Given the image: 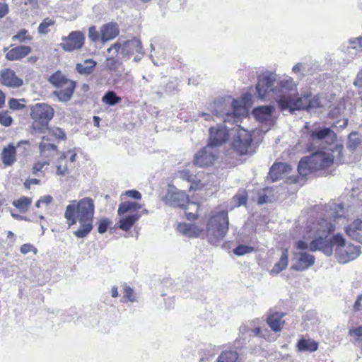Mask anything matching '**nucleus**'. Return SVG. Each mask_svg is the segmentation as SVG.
Returning a JSON list of instances; mask_svg holds the SVG:
<instances>
[{
  "label": "nucleus",
  "instance_id": "1",
  "mask_svg": "<svg viewBox=\"0 0 362 362\" xmlns=\"http://www.w3.org/2000/svg\"><path fill=\"white\" fill-rule=\"evenodd\" d=\"M211 110L216 117L223 119V124L210 127L209 145L213 147L221 146L228 140L229 135H233V148L240 155L246 154L250 147L252 137L247 130L238 124L240 115L245 109L239 107L236 100L230 103L221 98L214 100Z\"/></svg>",
  "mask_w": 362,
  "mask_h": 362
},
{
  "label": "nucleus",
  "instance_id": "2",
  "mask_svg": "<svg viewBox=\"0 0 362 362\" xmlns=\"http://www.w3.org/2000/svg\"><path fill=\"white\" fill-rule=\"evenodd\" d=\"M256 90L260 99L272 93L282 111L288 110L292 113L296 110H311L320 106L318 96L310 93L296 97V84L289 76L276 80V76L272 74L264 76L259 79Z\"/></svg>",
  "mask_w": 362,
  "mask_h": 362
},
{
  "label": "nucleus",
  "instance_id": "3",
  "mask_svg": "<svg viewBox=\"0 0 362 362\" xmlns=\"http://www.w3.org/2000/svg\"><path fill=\"white\" fill-rule=\"evenodd\" d=\"M310 156L300 159L298 165V173L302 176L308 175L310 172L329 167L332 163H342L343 146H335L334 151L315 150Z\"/></svg>",
  "mask_w": 362,
  "mask_h": 362
},
{
  "label": "nucleus",
  "instance_id": "4",
  "mask_svg": "<svg viewBox=\"0 0 362 362\" xmlns=\"http://www.w3.org/2000/svg\"><path fill=\"white\" fill-rule=\"evenodd\" d=\"M306 144L308 151L315 150L334 151L335 146H342L336 142L337 135L329 127H317L309 132Z\"/></svg>",
  "mask_w": 362,
  "mask_h": 362
},
{
  "label": "nucleus",
  "instance_id": "5",
  "mask_svg": "<svg viewBox=\"0 0 362 362\" xmlns=\"http://www.w3.org/2000/svg\"><path fill=\"white\" fill-rule=\"evenodd\" d=\"M335 229V225L332 221L322 219L318 223L315 232V238L309 244V250L315 252L322 251L327 256H330L333 252L332 237L328 236Z\"/></svg>",
  "mask_w": 362,
  "mask_h": 362
},
{
  "label": "nucleus",
  "instance_id": "6",
  "mask_svg": "<svg viewBox=\"0 0 362 362\" xmlns=\"http://www.w3.org/2000/svg\"><path fill=\"white\" fill-rule=\"evenodd\" d=\"M95 204L91 198L86 197L78 202L73 200L66 206L64 217L69 226L76 223L77 219H93Z\"/></svg>",
  "mask_w": 362,
  "mask_h": 362
},
{
  "label": "nucleus",
  "instance_id": "7",
  "mask_svg": "<svg viewBox=\"0 0 362 362\" xmlns=\"http://www.w3.org/2000/svg\"><path fill=\"white\" fill-rule=\"evenodd\" d=\"M228 211L222 210L213 215L208 221L206 237L210 244L216 245L226 236L228 230Z\"/></svg>",
  "mask_w": 362,
  "mask_h": 362
},
{
  "label": "nucleus",
  "instance_id": "8",
  "mask_svg": "<svg viewBox=\"0 0 362 362\" xmlns=\"http://www.w3.org/2000/svg\"><path fill=\"white\" fill-rule=\"evenodd\" d=\"M332 242L335 245V255L338 262L341 264L348 263L356 259L361 254L360 247L347 243L340 233L332 236Z\"/></svg>",
  "mask_w": 362,
  "mask_h": 362
},
{
  "label": "nucleus",
  "instance_id": "9",
  "mask_svg": "<svg viewBox=\"0 0 362 362\" xmlns=\"http://www.w3.org/2000/svg\"><path fill=\"white\" fill-rule=\"evenodd\" d=\"M30 116L35 121L33 128L38 129V124L43 127L48 124L54 116V110L47 104L37 103L32 107Z\"/></svg>",
  "mask_w": 362,
  "mask_h": 362
},
{
  "label": "nucleus",
  "instance_id": "10",
  "mask_svg": "<svg viewBox=\"0 0 362 362\" xmlns=\"http://www.w3.org/2000/svg\"><path fill=\"white\" fill-rule=\"evenodd\" d=\"M119 49H121V54L128 58L135 53L141 54V55L144 54L141 42L136 37L125 41L122 45L119 42H116L109 47L107 52L110 53L112 51H114V54L117 55Z\"/></svg>",
  "mask_w": 362,
  "mask_h": 362
},
{
  "label": "nucleus",
  "instance_id": "11",
  "mask_svg": "<svg viewBox=\"0 0 362 362\" xmlns=\"http://www.w3.org/2000/svg\"><path fill=\"white\" fill-rule=\"evenodd\" d=\"M164 200L170 206L185 208L189 198L185 192L180 191L175 186L169 185Z\"/></svg>",
  "mask_w": 362,
  "mask_h": 362
},
{
  "label": "nucleus",
  "instance_id": "12",
  "mask_svg": "<svg viewBox=\"0 0 362 362\" xmlns=\"http://www.w3.org/2000/svg\"><path fill=\"white\" fill-rule=\"evenodd\" d=\"M84 35L80 31H72L66 37H62L60 47L66 52L81 49L84 44Z\"/></svg>",
  "mask_w": 362,
  "mask_h": 362
},
{
  "label": "nucleus",
  "instance_id": "13",
  "mask_svg": "<svg viewBox=\"0 0 362 362\" xmlns=\"http://www.w3.org/2000/svg\"><path fill=\"white\" fill-rule=\"evenodd\" d=\"M216 158V151L209 144L195 154L194 164L199 167L209 166L213 164Z\"/></svg>",
  "mask_w": 362,
  "mask_h": 362
},
{
  "label": "nucleus",
  "instance_id": "14",
  "mask_svg": "<svg viewBox=\"0 0 362 362\" xmlns=\"http://www.w3.org/2000/svg\"><path fill=\"white\" fill-rule=\"evenodd\" d=\"M296 262L291 269L298 272L305 271L315 264V257L307 252H298L294 253Z\"/></svg>",
  "mask_w": 362,
  "mask_h": 362
},
{
  "label": "nucleus",
  "instance_id": "15",
  "mask_svg": "<svg viewBox=\"0 0 362 362\" xmlns=\"http://www.w3.org/2000/svg\"><path fill=\"white\" fill-rule=\"evenodd\" d=\"M0 81L3 85L11 88H19L23 83V80L17 77L11 69H4L1 71Z\"/></svg>",
  "mask_w": 362,
  "mask_h": 362
},
{
  "label": "nucleus",
  "instance_id": "16",
  "mask_svg": "<svg viewBox=\"0 0 362 362\" xmlns=\"http://www.w3.org/2000/svg\"><path fill=\"white\" fill-rule=\"evenodd\" d=\"M32 51L29 46L19 45L8 50V47L4 48V52H6V59L9 61L20 60L28 56Z\"/></svg>",
  "mask_w": 362,
  "mask_h": 362
},
{
  "label": "nucleus",
  "instance_id": "17",
  "mask_svg": "<svg viewBox=\"0 0 362 362\" xmlns=\"http://www.w3.org/2000/svg\"><path fill=\"white\" fill-rule=\"evenodd\" d=\"M100 40L103 43H105L119 35V25L116 22L107 23L100 28Z\"/></svg>",
  "mask_w": 362,
  "mask_h": 362
},
{
  "label": "nucleus",
  "instance_id": "18",
  "mask_svg": "<svg viewBox=\"0 0 362 362\" xmlns=\"http://www.w3.org/2000/svg\"><path fill=\"white\" fill-rule=\"evenodd\" d=\"M291 170L290 165L285 163H277L271 167L269 175L272 182H275L288 175Z\"/></svg>",
  "mask_w": 362,
  "mask_h": 362
},
{
  "label": "nucleus",
  "instance_id": "19",
  "mask_svg": "<svg viewBox=\"0 0 362 362\" xmlns=\"http://www.w3.org/2000/svg\"><path fill=\"white\" fill-rule=\"evenodd\" d=\"M346 234L353 240L362 244V221L356 219L345 228Z\"/></svg>",
  "mask_w": 362,
  "mask_h": 362
},
{
  "label": "nucleus",
  "instance_id": "20",
  "mask_svg": "<svg viewBox=\"0 0 362 362\" xmlns=\"http://www.w3.org/2000/svg\"><path fill=\"white\" fill-rule=\"evenodd\" d=\"M67 85L63 88H58V90L54 91L53 94L57 97L61 102H67L70 100L76 88L75 82H67Z\"/></svg>",
  "mask_w": 362,
  "mask_h": 362
},
{
  "label": "nucleus",
  "instance_id": "21",
  "mask_svg": "<svg viewBox=\"0 0 362 362\" xmlns=\"http://www.w3.org/2000/svg\"><path fill=\"white\" fill-rule=\"evenodd\" d=\"M274 110L272 105H263L255 108L252 114L257 120L265 122L271 119Z\"/></svg>",
  "mask_w": 362,
  "mask_h": 362
},
{
  "label": "nucleus",
  "instance_id": "22",
  "mask_svg": "<svg viewBox=\"0 0 362 362\" xmlns=\"http://www.w3.org/2000/svg\"><path fill=\"white\" fill-rule=\"evenodd\" d=\"M341 50L353 58L357 51L362 50V37L350 39L347 45H342Z\"/></svg>",
  "mask_w": 362,
  "mask_h": 362
},
{
  "label": "nucleus",
  "instance_id": "23",
  "mask_svg": "<svg viewBox=\"0 0 362 362\" xmlns=\"http://www.w3.org/2000/svg\"><path fill=\"white\" fill-rule=\"evenodd\" d=\"M16 146L10 144L4 147L1 152V160L6 166H11L16 161Z\"/></svg>",
  "mask_w": 362,
  "mask_h": 362
},
{
  "label": "nucleus",
  "instance_id": "24",
  "mask_svg": "<svg viewBox=\"0 0 362 362\" xmlns=\"http://www.w3.org/2000/svg\"><path fill=\"white\" fill-rule=\"evenodd\" d=\"M284 317V313H274L268 315L267 323L272 331L275 332H279L284 324V321L283 320Z\"/></svg>",
  "mask_w": 362,
  "mask_h": 362
},
{
  "label": "nucleus",
  "instance_id": "25",
  "mask_svg": "<svg viewBox=\"0 0 362 362\" xmlns=\"http://www.w3.org/2000/svg\"><path fill=\"white\" fill-rule=\"evenodd\" d=\"M79 223V228L74 232V234L78 238L86 237L93 230V219H77Z\"/></svg>",
  "mask_w": 362,
  "mask_h": 362
},
{
  "label": "nucleus",
  "instance_id": "26",
  "mask_svg": "<svg viewBox=\"0 0 362 362\" xmlns=\"http://www.w3.org/2000/svg\"><path fill=\"white\" fill-rule=\"evenodd\" d=\"M96 65L97 62L94 60L86 59L81 63L76 64V69L80 74L88 76L93 73Z\"/></svg>",
  "mask_w": 362,
  "mask_h": 362
},
{
  "label": "nucleus",
  "instance_id": "27",
  "mask_svg": "<svg viewBox=\"0 0 362 362\" xmlns=\"http://www.w3.org/2000/svg\"><path fill=\"white\" fill-rule=\"evenodd\" d=\"M288 249L285 248L282 251L281 257L278 262H276L272 269L270 271L271 274H278L280 272L284 270L288 266Z\"/></svg>",
  "mask_w": 362,
  "mask_h": 362
},
{
  "label": "nucleus",
  "instance_id": "28",
  "mask_svg": "<svg viewBox=\"0 0 362 362\" xmlns=\"http://www.w3.org/2000/svg\"><path fill=\"white\" fill-rule=\"evenodd\" d=\"M297 349L299 351H315L318 348V344L310 339H301L297 343Z\"/></svg>",
  "mask_w": 362,
  "mask_h": 362
},
{
  "label": "nucleus",
  "instance_id": "29",
  "mask_svg": "<svg viewBox=\"0 0 362 362\" xmlns=\"http://www.w3.org/2000/svg\"><path fill=\"white\" fill-rule=\"evenodd\" d=\"M141 216V215L139 214H136L121 218L119 220V228L124 231L129 230L134 224L139 219Z\"/></svg>",
  "mask_w": 362,
  "mask_h": 362
},
{
  "label": "nucleus",
  "instance_id": "30",
  "mask_svg": "<svg viewBox=\"0 0 362 362\" xmlns=\"http://www.w3.org/2000/svg\"><path fill=\"white\" fill-rule=\"evenodd\" d=\"M49 82L57 88H63L66 86L67 82H74L73 81L66 78L60 71H57L52 74L49 79Z\"/></svg>",
  "mask_w": 362,
  "mask_h": 362
},
{
  "label": "nucleus",
  "instance_id": "31",
  "mask_svg": "<svg viewBox=\"0 0 362 362\" xmlns=\"http://www.w3.org/2000/svg\"><path fill=\"white\" fill-rule=\"evenodd\" d=\"M141 208V206L135 202H122L118 207L117 214L119 216H122L125 213L134 211L136 209Z\"/></svg>",
  "mask_w": 362,
  "mask_h": 362
},
{
  "label": "nucleus",
  "instance_id": "32",
  "mask_svg": "<svg viewBox=\"0 0 362 362\" xmlns=\"http://www.w3.org/2000/svg\"><path fill=\"white\" fill-rule=\"evenodd\" d=\"M111 53V56L106 58L105 67L111 72H117L122 66V63L115 59L114 51H112L110 54Z\"/></svg>",
  "mask_w": 362,
  "mask_h": 362
},
{
  "label": "nucleus",
  "instance_id": "33",
  "mask_svg": "<svg viewBox=\"0 0 362 362\" xmlns=\"http://www.w3.org/2000/svg\"><path fill=\"white\" fill-rule=\"evenodd\" d=\"M361 139L357 132H352L348 136L346 143L347 148L351 151H354L360 145Z\"/></svg>",
  "mask_w": 362,
  "mask_h": 362
},
{
  "label": "nucleus",
  "instance_id": "34",
  "mask_svg": "<svg viewBox=\"0 0 362 362\" xmlns=\"http://www.w3.org/2000/svg\"><path fill=\"white\" fill-rule=\"evenodd\" d=\"M45 140V137L42 138ZM40 152L41 156L45 157H49L52 155L51 154V151H56L57 150V147L56 145L50 143L45 142L42 141L40 142L39 145Z\"/></svg>",
  "mask_w": 362,
  "mask_h": 362
},
{
  "label": "nucleus",
  "instance_id": "35",
  "mask_svg": "<svg viewBox=\"0 0 362 362\" xmlns=\"http://www.w3.org/2000/svg\"><path fill=\"white\" fill-rule=\"evenodd\" d=\"M238 354L235 351L222 352L217 358V362H236Z\"/></svg>",
  "mask_w": 362,
  "mask_h": 362
},
{
  "label": "nucleus",
  "instance_id": "36",
  "mask_svg": "<svg viewBox=\"0 0 362 362\" xmlns=\"http://www.w3.org/2000/svg\"><path fill=\"white\" fill-rule=\"evenodd\" d=\"M66 153H62L57 163V174L64 175L68 173V167L66 161Z\"/></svg>",
  "mask_w": 362,
  "mask_h": 362
},
{
  "label": "nucleus",
  "instance_id": "37",
  "mask_svg": "<svg viewBox=\"0 0 362 362\" xmlns=\"http://www.w3.org/2000/svg\"><path fill=\"white\" fill-rule=\"evenodd\" d=\"M32 203V199L27 197H21L13 202V205L21 211H26Z\"/></svg>",
  "mask_w": 362,
  "mask_h": 362
},
{
  "label": "nucleus",
  "instance_id": "38",
  "mask_svg": "<svg viewBox=\"0 0 362 362\" xmlns=\"http://www.w3.org/2000/svg\"><path fill=\"white\" fill-rule=\"evenodd\" d=\"M121 98L118 97L114 91H107L103 96L102 101L110 106L115 105L119 103Z\"/></svg>",
  "mask_w": 362,
  "mask_h": 362
},
{
  "label": "nucleus",
  "instance_id": "39",
  "mask_svg": "<svg viewBox=\"0 0 362 362\" xmlns=\"http://www.w3.org/2000/svg\"><path fill=\"white\" fill-rule=\"evenodd\" d=\"M12 41L18 42L19 43H23L31 41L33 40L32 36L28 35V31L26 29L20 30L18 33L11 37Z\"/></svg>",
  "mask_w": 362,
  "mask_h": 362
},
{
  "label": "nucleus",
  "instance_id": "40",
  "mask_svg": "<svg viewBox=\"0 0 362 362\" xmlns=\"http://www.w3.org/2000/svg\"><path fill=\"white\" fill-rule=\"evenodd\" d=\"M136 300V293H135L134 291L130 286L125 284L124 286V296H123V299L122 300V302L130 301L132 303H134Z\"/></svg>",
  "mask_w": 362,
  "mask_h": 362
},
{
  "label": "nucleus",
  "instance_id": "41",
  "mask_svg": "<svg viewBox=\"0 0 362 362\" xmlns=\"http://www.w3.org/2000/svg\"><path fill=\"white\" fill-rule=\"evenodd\" d=\"M54 21L49 18H47L42 21L39 25L37 31L40 34L46 35L50 30L49 27L54 25Z\"/></svg>",
  "mask_w": 362,
  "mask_h": 362
},
{
  "label": "nucleus",
  "instance_id": "42",
  "mask_svg": "<svg viewBox=\"0 0 362 362\" xmlns=\"http://www.w3.org/2000/svg\"><path fill=\"white\" fill-rule=\"evenodd\" d=\"M253 250L252 247L240 245L233 250V253L237 256H243L251 253Z\"/></svg>",
  "mask_w": 362,
  "mask_h": 362
},
{
  "label": "nucleus",
  "instance_id": "43",
  "mask_svg": "<svg viewBox=\"0 0 362 362\" xmlns=\"http://www.w3.org/2000/svg\"><path fill=\"white\" fill-rule=\"evenodd\" d=\"M292 71L296 74H299L300 78L305 76L307 71V65L303 63H297L292 69Z\"/></svg>",
  "mask_w": 362,
  "mask_h": 362
},
{
  "label": "nucleus",
  "instance_id": "44",
  "mask_svg": "<svg viewBox=\"0 0 362 362\" xmlns=\"http://www.w3.org/2000/svg\"><path fill=\"white\" fill-rule=\"evenodd\" d=\"M49 165V162H48V161L36 163L33 168V173L35 176H40V173L42 174V175H44L42 169L45 166Z\"/></svg>",
  "mask_w": 362,
  "mask_h": 362
},
{
  "label": "nucleus",
  "instance_id": "45",
  "mask_svg": "<svg viewBox=\"0 0 362 362\" xmlns=\"http://www.w3.org/2000/svg\"><path fill=\"white\" fill-rule=\"evenodd\" d=\"M110 224L111 221L108 218H103L100 219L98 223V232L100 234L105 233Z\"/></svg>",
  "mask_w": 362,
  "mask_h": 362
},
{
  "label": "nucleus",
  "instance_id": "46",
  "mask_svg": "<svg viewBox=\"0 0 362 362\" xmlns=\"http://www.w3.org/2000/svg\"><path fill=\"white\" fill-rule=\"evenodd\" d=\"M233 199L237 202V206L245 205L247 202V193L245 191H242L241 192H239L235 196H234Z\"/></svg>",
  "mask_w": 362,
  "mask_h": 362
},
{
  "label": "nucleus",
  "instance_id": "47",
  "mask_svg": "<svg viewBox=\"0 0 362 362\" xmlns=\"http://www.w3.org/2000/svg\"><path fill=\"white\" fill-rule=\"evenodd\" d=\"M12 121V117L6 112H0V123L2 125L9 127L11 125Z\"/></svg>",
  "mask_w": 362,
  "mask_h": 362
},
{
  "label": "nucleus",
  "instance_id": "48",
  "mask_svg": "<svg viewBox=\"0 0 362 362\" xmlns=\"http://www.w3.org/2000/svg\"><path fill=\"white\" fill-rule=\"evenodd\" d=\"M202 232V229L199 228L194 224L190 223V228H189V238H197Z\"/></svg>",
  "mask_w": 362,
  "mask_h": 362
},
{
  "label": "nucleus",
  "instance_id": "49",
  "mask_svg": "<svg viewBox=\"0 0 362 362\" xmlns=\"http://www.w3.org/2000/svg\"><path fill=\"white\" fill-rule=\"evenodd\" d=\"M52 135L57 139L65 140L66 134L64 130L59 127L53 128L51 130Z\"/></svg>",
  "mask_w": 362,
  "mask_h": 362
},
{
  "label": "nucleus",
  "instance_id": "50",
  "mask_svg": "<svg viewBox=\"0 0 362 362\" xmlns=\"http://www.w3.org/2000/svg\"><path fill=\"white\" fill-rule=\"evenodd\" d=\"M88 37L93 42H97L100 39V34L97 31L95 26H91L88 29Z\"/></svg>",
  "mask_w": 362,
  "mask_h": 362
},
{
  "label": "nucleus",
  "instance_id": "51",
  "mask_svg": "<svg viewBox=\"0 0 362 362\" xmlns=\"http://www.w3.org/2000/svg\"><path fill=\"white\" fill-rule=\"evenodd\" d=\"M20 251L24 255L28 254L30 252H33L36 254L37 252V249L33 245L28 243L23 245L20 248Z\"/></svg>",
  "mask_w": 362,
  "mask_h": 362
},
{
  "label": "nucleus",
  "instance_id": "52",
  "mask_svg": "<svg viewBox=\"0 0 362 362\" xmlns=\"http://www.w3.org/2000/svg\"><path fill=\"white\" fill-rule=\"evenodd\" d=\"M8 105L11 109L16 110H22L25 107L23 104L20 103L19 101L15 98H11L8 101Z\"/></svg>",
  "mask_w": 362,
  "mask_h": 362
},
{
  "label": "nucleus",
  "instance_id": "53",
  "mask_svg": "<svg viewBox=\"0 0 362 362\" xmlns=\"http://www.w3.org/2000/svg\"><path fill=\"white\" fill-rule=\"evenodd\" d=\"M190 228V223H182L177 226V230L182 235L187 236L189 235V228Z\"/></svg>",
  "mask_w": 362,
  "mask_h": 362
},
{
  "label": "nucleus",
  "instance_id": "54",
  "mask_svg": "<svg viewBox=\"0 0 362 362\" xmlns=\"http://www.w3.org/2000/svg\"><path fill=\"white\" fill-rule=\"evenodd\" d=\"M124 194L128 197L133 198L134 199H141V193L134 189H130L125 192Z\"/></svg>",
  "mask_w": 362,
  "mask_h": 362
},
{
  "label": "nucleus",
  "instance_id": "55",
  "mask_svg": "<svg viewBox=\"0 0 362 362\" xmlns=\"http://www.w3.org/2000/svg\"><path fill=\"white\" fill-rule=\"evenodd\" d=\"M9 12L8 5L6 3L0 2V18L6 16Z\"/></svg>",
  "mask_w": 362,
  "mask_h": 362
},
{
  "label": "nucleus",
  "instance_id": "56",
  "mask_svg": "<svg viewBox=\"0 0 362 362\" xmlns=\"http://www.w3.org/2000/svg\"><path fill=\"white\" fill-rule=\"evenodd\" d=\"M180 176L182 180H185L189 182H191L194 177L193 175L191 174L190 172L187 170H182L180 173Z\"/></svg>",
  "mask_w": 362,
  "mask_h": 362
},
{
  "label": "nucleus",
  "instance_id": "57",
  "mask_svg": "<svg viewBox=\"0 0 362 362\" xmlns=\"http://www.w3.org/2000/svg\"><path fill=\"white\" fill-rule=\"evenodd\" d=\"M39 183H40V180H38L37 178H32V179L27 180L24 182V186L25 187V188L30 189V187L32 185H38Z\"/></svg>",
  "mask_w": 362,
  "mask_h": 362
},
{
  "label": "nucleus",
  "instance_id": "58",
  "mask_svg": "<svg viewBox=\"0 0 362 362\" xmlns=\"http://www.w3.org/2000/svg\"><path fill=\"white\" fill-rule=\"evenodd\" d=\"M362 300V295H358L357 296V298H356V300L354 303V310L355 311H358V310H361L362 309V305L361 304V301Z\"/></svg>",
  "mask_w": 362,
  "mask_h": 362
},
{
  "label": "nucleus",
  "instance_id": "59",
  "mask_svg": "<svg viewBox=\"0 0 362 362\" xmlns=\"http://www.w3.org/2000/svg\"><path fill=\"white\" fill-rule=\"evenodd\" d=\"M354 84L356 86L362 87V69L358 73Z\"/></svg>",
  "mask_w": 362,
  "mask_h": 362
},
{
  "label": "nucleus",
  "instance_id": "60",
  "mask_svg": "<svg viewBox=\"0 0 362 362\" xmlns=\"http://www.w3.org/2000/svg\"><path fill=\"white\" fill-rule=\"evenodd\" d=\"M349 334L351 335H356L357 337H362V327H358L349 330Z\"/></svg>",
  "mask_w": 362,
  "mask_h": 362
},
{
  "label": "nucleus",
  "instance_id": "61",
  "mask_svg": "<svg viewBox=\"0 0 362 362\" xmlns=\"http://www.w3.org/2000/svg\"><path fill=\"white\" fill-rule=\"evenodd\" d=\"M296 247L299 250H307L308 249L309 250V245H308L307 243L303 241V240H299L296 243Z\"/></svg>",
  "mask_w": 362,
  "mask_h": 362
},
{
  "label": "nucleus",
  "instance_id": "62",
  "mask_svg": "<svg viewBox=\"0 0 362 362\" xmlns=\"http://www.w3.org/2000/svg\"><path fill=\"white\" fill-rule=\"evenodd\" d=\"M177 87V83L175 81H170L167 83L165 87L166 92H171L174 90Z\"/></svg>",
  "mask_w": 362,
  "mask_h": 362
},
{
  "label": "nucleus",
  "instance_id": "63",
  "mask_svg": "<svg viewBox=\"0 0 362 362\" xmlns=\"http://www.w3.org/2000/svg\"><path fill=\"white\" fill-rule=\"evenodd\" d=\"M40 199V202H42V203H44L45 204H49L52 202L53 198L50 195H45V196L42 197Z\"/></svg>",
  "mask_w": 362,
  "mask_h": 362
},
{
  "label": "nucleus",
  "instance_id": "64",
  "mask_svg": "<svg viewBox=\"0 0 362 362\" xmlns=\"http://www.w3.org/2000/svg\"><path fill=\"white\" fill-rule=\"evenodd\" d=\"M268 201V197L266 194H262L258 197L257 204L261 205L267 203Z\"/></svg>",
  "mask_w": 362,
  "mask_h": 362
}]
</instances>
